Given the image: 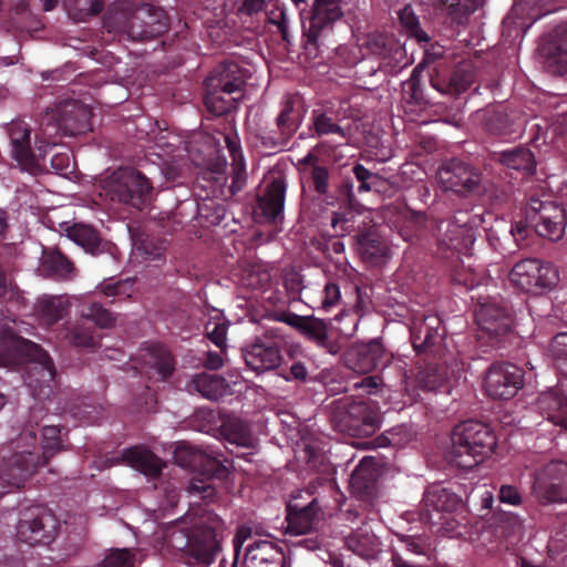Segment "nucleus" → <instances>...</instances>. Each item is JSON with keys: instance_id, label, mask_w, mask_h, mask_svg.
I'll return each mask as SVG.
<instances>
[{"instance_id": "nucleus-1", "label": "nucleus", "mask_w": 567, "mask_h": 567, "mask_svg": "<svg viewBox=\"0 0 567 567\" xmlns=\"http://www.w3.org/2000/svg\"><path fill=\"white\" fill-rule=\"evenodd\" d=\"M0 367L24 368L23 380L32 396L39 402L51 400L54 395L55 368L47 351L39 344L11 331L0 334Z\"/></svg>"}, {"instance_id": "nucleus-2", "label": "nucleus", "mask_w": 567, "mask_h": 567, "mask_svg": "<svg viewBox=\"0 0 567 567\" xmlns=\"http://www.w3.org/2000/svg\"><path fill=\"white\" fill-rule=\"evenodd\" d=\"M37 433L27 429L14 441L17 449L9 456H0V488L21 487L39 466L45 465L56 453L66 449L61 439V429L56 425H44L42 429V453L37 449ZM4 494L0 489V496Z\"/></svg>"}, {"instance_id": "nucleus-3", "label": "nucleus", "mask_w": 567, "mask_h": 567, "mask_svg": "<svg viewBox=\"0 0 567 567\" xmlns=\"http://www.w3.org/2000/svg\"><path fill=\"white\" fill-rule=\"evenodd\" d=\"M209 520V525L200 522L193 527L185 520L168 524L156 536L155 548L167 558L182 554L197 564L210 565L221 549L218 537L221 520L217 516Z\"/></svg>"}, {"instance_id": "nucleus-4", "label": "nucleus", "mask_w": 567, "mask_h": 567, "mask_svg": "<svg viewBox=\"0 0 567 567\" xmlns=\"http://www.w3.org/2000/svg\"><path fill=\"white\" fill-rule=\"evenodd\" d=\"M103 27L121 39L142 42L163 35L169 28V17L164 9L145 3L134 11L109 10Z\"/></svg>"}, {"instance_id": "nucleus-5", "label": "nucleus", "mask_w": 567, "mask_h": 567, "mask_svg": "<svg viewBox=\"0 0 567 567\" xmlns=\"http://www.w3.org/2000/svg\"><path fill=\"white\" fill-rule=\"evenodd\" d=\"M92 112L79 100L59 101L49 109L41 123L40 132L35 135V148L39 157H44L48 148L58 144L56 135L75 136L92 130Z\"/></svg>"}, {"instance_id": "nucleus-6", "label": "nucleus", "mask_w": 567, "mask_h": 567, "mask_svg": "<svg viewBox=\"0 0 567 567\" xmlns=\"http://www.w3.org/2000/svg\"><path fill=\"white\" fill-rule=\"evenodd\" d=\"M451 440V462L464 470L478 465L496 445L492 429L474 420H467L454 426Z\"/></svg>"}, {"instance_id": "nucleus-7", "label": "nucleus", "mask_w": 567, "mask_h": 567, "mask_svg": "<svg viewBox=\"0 0 567 567\" xmlns=\"http://www.w3.org/2000/svg\"><path fill=\"white\" fill-rule=\"evenodd\" d=\"M244 73L236 62L219 64L204 82V105L213 116H223L237 109L244 96Z\"/></svg>"}, {"instance_id": "nucleus-8", "label": "nucleus", "mask_w": 567, "mask_h": 567, "mask_svg": "<svg viewBox=\"0 0 567 567\" xmlns=\"http://www.w3.org/2000/svg\"><path fill=\"white\" fill-rule=\"evenodd\" d=\"M484 223L483 214H470L463 210L457 212L452 220L441 221L437 226L440 231L437 245L442 257L447 258L450 252L467 254L476 240V229Z\"/></svg>"}, {"instance_id": "nucleus-9", "label": "nucleus", "mask_w": 567, "mask_h": 567, "mask_svg": "<svg viewBox=\"0 0 567 567\" xmlns=\"http://www.w3.org/2000/svg\"><path fill=\"white\" fill-rule=\"evenodd\" d=\"M526 218L539 236L550 240L560 239L565 233L566 210L550 194L530 195Z\"/></svg>"}, {"instance_id": "nucleus-10", "label": "nucleus", "mask_w": 567, "mask_h": 567, "mask_svg": "<svg viewBox=\"0 0 567 567\" xmlns=\"http://www.w3.org/2000/svg\"><path fill=\"white\" fill-rule=\"evenodd\" d=\"M109 194L112 200L143 210L153 199V185L142 172L126 167L114 174Z\"/></svg>"}, {"instance_id": "nucleus-11", "label": "nucleus", "mask_w": 567, "mask_h": 567, "mask_svg": "<svg viewBox=\"0 0 567 567\" xmlns=\"http://www.w3.org/2000/svg\"><path fill=\"white\" fill-rule=\"evenodd\" d=\"M60 520L47 506H31L20 514L17 537L30 546L49 545L58 536Z\"/></svg>"}, {"instance_id": "nucleus-12", "label": "nucleus", "mask_w": 567, "mask_h": 567, "mask_svg": "<svg viewBox=\"0 0 567 567\" xmlns=\"http://www.w3.org/2000/svg\"><path fill=\"white\" fill-rule=\"evenodd\" d=\"M532 495L542 505L567 503V462L555 460L535 471Z\"/></svg>"}, {"instance_id": "nucleus-13", "label": "nucleus", "mask_w": 567, "mask_h": 567, "mask_svg": "<svg viewBox=\"0 0 567 567\" xmlns=\"http://www.w3.org/2000/svg\"><path fill=\"white\" fill-rule=\"evenodd\" d=\"M508 278L512 285L518 289L525 292L538 293L556 287L559 281V274L550 262L526 258L513 266Z\"/></svg>"}, {"instance_id": "nucleus-14", "label": "nucleus", "mask_w": 567, "mask_h": 567, "mask_svg": "<svg viewBox=\"0 0 567 567\" xmlns=\"http://www.w3.org/2000/svg\"><path fill=\"white\" fill-rule=\"evenodd\" d=\"M81 316L82 320L68 330L65 338L73 346L95 348L100 343V336L96 334V329L92 323L100 328H110L114 324L115 318L99 302L83 306Z\"/></svg>"}, {"instance_id": "nucleus-15", "label": "nucleus", "mask_w": 567, "mask_h": 567, "mask_svg": "<svg viewBox=\"0 0 567 567\" xmlns=\"http://www.w3.org/2000/svg\"><path fill=\"white\" fill-rule=\"evenodd\" d=\"M256 323V337L250 344V370L257 373L277 369L281 363L280 336L276 328H264Z\"/></svg>"}, {"instance_id": "nucleus-16", "label": "nucleus", "mask_w": 567, "mask_h": 567, "mask_svg": "<svg viewBox=\"0 0 567 567\" xmlns=\"http://www.w3.org/2000/svg\"><path fill=\"white\" fill-rule=\"evenodd\" d=\"M436 179L444 190L468 195L478 192L482 177L480 172L468 164L452 159L437 169Z\"/></svg>"}, {"instance_id": "nucleus-17", "label": "nucleus", "mask_w": 567, "mask_h": 567, "mask_svg": "<svg viewBox=\"0 0 567 567\" xmlns=\"http://www.w3.org/2000/svg\"><path fill=\"white\" fill-rule=\"evenodd\" d=\"M524 384V373L518 367L497 362L493 363L485 374L484 389L493 399H512Z\"/></svg>"}, {"instance_id": "nucleus-18", "label": "nucleus", "mask_w": 567, "mask_h": 567, "mask_svg": "<svg viewBox=\"0 0 567 567\" xmlns=\"http://www.w3.org/2000/svg\"><path fill=\"white\" fill-rule=\"evenodd\" d=\"M357 7V0H315L307 31L308 40L317 43L321 32L330 29L343 16L350 14Z\"/></svg>"}, {"instance_id": "nucleus-19", "label": "nucleus", "mask_w": 567, "mask_h": 567, "mask_svg": "<svg viewBox=\"0 0 567 567\" xmlns=\"http://www.w3.org/2000/svg\"><path fill=\"white\" fill-rule=\"evenodd\" d=\"M344 361L352 371L369 373L374 369L384 368L390 361V354L379 339H373L351 348L346 353Z\"/></svg>"}, {"instance_id": "nucleus-20", "label": "nucleus", "mask_w": 567, "mask_h": 567, "mask_svg": "<svg viewBox=\"0 0 567 567\" xmlns=\"http://www.w3.org/2000/svg\"><path fill=\"white\" fill-rule=\"evenodd\" d=\"M475 320L483 332L491 337H498L506 333L511 326L512 319L507 308L496 299H478L475 309Z\"/></svg>"}, {"instance_id": "nucleus-21", "label": "nucleus", "mask_w": 567, "mask_h": 567, "mask_svg": "<svg viewBox=\"0 0 567 567\" xmlns=\"http://www.w3.org/2000/svg\"><path fill=\"white\" fill-rule=\"evenodd\" d=\"M286 196V184L281 177H274L265 183L262 192L258 195V205L255 210L257 217L267 223L276 224L282 219Z\"/></svg>"}, {"instance_id": "nucleus-22", "label": "nucleus", "mask_w": 567, "mask_h": 567, "mask_svg": "<svg viewBox=\"0 0 567 567\" xmlns=\"http://www.w3.org/2000/svg\"><path fill=\"white\" fill-rule=\"evenodd\" d=\"M486 236L495 250L503 255H511L522 247V243L528 236V228L522 223L497 220Z\"/></svg>"}, {"instance_id": "nucleus-23", "label": "nucleus", "mask_w": 567, "mask_h": 567, "mask_svg": "<svg viewBox=\"0 0 567 567\" xmlns=\"http://www.w3.org/2000/svg\"><path fill=\"white\" fill-rule=\"evenodd\" d=\"M480 118L489 133L507 138L520 136L526 124L525 118L508 114L502 106L486 109L480 113Z\"/></svg>"}, {"instance_id": "nucleus-24", "label": "nucleus", "mask_w": 567, "mask_h": 567, "mask_svg": "<svg viewBox=\"0 0 567 567\" xmlns=\"http://www.w3.org/2000/svg\"><path fill=\"white\" fill-rule=\"evenodd\" d=\"M176 369L172 352L161 343L151 344L144 354V372L155 382L167 381Z\"/></svg>"}, {"instance_id": "nucleus-25", "label": "nucleus", "mask_w": 567, "mask_h": 567, "mask_svg": "<svg viewBox=\"0 0 567 567\" xmlns=\"http://www.w3.org/2000/svg\"><path fill=\"white\" fill-rule=\"evenodd\" d=\"M370 51L382 58V66L389 73L396 74L408 66L409 61H404L405 50L401 43L388 35L378 34L369 39Z\"/></svg>"}, {"instance_id": "nucleus-26", "label": "nucleus", "mask_w": 567, "mask_h": 567, "mask_svg": "<svg viewBox=\"0 0 567 567\" xmlns=\"http://www.w3.org/2000/svg\"><path fill=\"white\" fill-rule=\"evenodd\" d=\"M302 493L299 492L287 504V529L295 535H302L311 530L318 513L316 498H311L307 503L299 502L302 498Z\"/></svg>"}, {"instance_id": "nucleus-27", "label": "nucleus", "mask_w": 567, "mask_h": 567, "mask_svg": "<svg viewBox=\"0 0 567 567\" xmlns=\"http://www.w3.org/2000/svg\"><path fill=\"white\" fill-rule=\"evenodd\" d=\"M441 321L436 316L416 317L411 326V340L416 352H425L442 339Z\"/></svg>"}, {"instance_id": "nucleus-28", "label": "nucleus", "mask_w": 567, "mask_h": 567, "mask_svg": "<svg viewBox=\"0 0 567 567\" xmlns=\"http://www.w3.org/2000/svg\"><path fill=\"white\" fill-rule=\"evenodd\" d=\"M461 506L460 497L441 485L430 486L423 496L424 516L435 520V514L451 513Z\"/></svg>"}, {"instance_id": "nucleus-29", "label": "nucleus", "mask_w": 567, "mask_h": 567, "mask_svg": "<svg viewBox=\"0 0 567 567\" xmlns=\"http://www.w3.org/2000/svg\"><path fill=\"white\" fill-rule=\"evenodd\" d=\"M538 403L551 423L567 429V384H560L543 393Z\"/></svg>"}, {"instance_id": "nucleus-30", "label": "nucleus", "mask_w": 567, "mask_h": 567, "mask_svg": "<svg viewBox=\"0 0 567 567\" xmlns=\"http://www.w3.org/2000/svg\"><path fill=\"white\" fill-rule=\"evenodd\" d=\"M124 461L144 475L156 478L162 474L165 463L151 450L133 446L123 451Z\"/></svg>"}, {"instance_id": "nucleus-31", "label": "nucleus", "mask_w": 567, "mask_h": 567, "mask_svg": "<svg viewBox=\"0 0 567 567\" xmlns=\"http://www.w3.org/2000/svg\"><path fill=\"white\" fill-rule=\"evenodd\" d=\"M349 427L358 435L368 436L379 427V415L363 402H353L348 408Z\"/></svg>"}, {"instance_id": "nucleus-32", "label": "nucleus", "mask_w": 567, "mask_h": 567, "mask_svg": "<svg viewBox=\"0 0 567 567\" xmlns=\"http://www.w3.org/2000/svg\"><path fill=\"white\" fill-rule=\"evenodd\" d=\"M423 71V63H419L412 71L411 76L402 83V101L405 112L414 113L429 104L420 82Z\"/></svg>"}, {"instance_id": "nucleus-33", "label": "nucleus", "mask_w": 567, "mask_h": 567, "mask_svg": "<svg viewBox=\"0 0 567 567\" xmlns=\"http://www.w3.org/2000/svg\"><path fill=\"white\" fill-rule=\"evenodd\" d=\"M375 464L373 457L365 456L354 467L349 478V486L353 494L362 496L373 488L378 476Z\"/></svg>"}, {"instance_id": "nucleus-34", "label": "nucleus", "mask_w": 567, "mask_h": 567, "mask_svg": "<svg viewBox=\"0 0 567 567\" xmlns=\"http://www.w3.org/2000/svg\"><path fill=\"white\" fill-rule=\"evenodd\" d=\"M40 269L43 275L55 280H70L75 275L72 261L58 249L44 252Z\"/></svg>"}, {"instance_id": "nucleus-35", "label": "nucleus", "mask_w": 567, "mask_h": 567, "mask_svg": "<svg viewBox=\"0 0 567 567\" xmlns=\"http://www.w3.org/2000/svg\"><path fill=\"white\" fill-rule=\"evenodd\" d=\"M227 388L223 377L206 372L195 374L188 384L189 391H195L210 401L223 398L227 393Z\"/></svg>"}, {"instance_id": "nucleus-36", "label": "nucleus", "mask_w": 567, "mask_h": 567, "mask_svg": "<svg viewBox=\"0 0 567 567\" xmlns=\"http://www.w3.org/2000/svg\"><path fill=\"white\" fill-rule=\"evenodd\" d=\"M300 333L332 355L341 351V344L329 338L328 326L322 319L308 317L301 327Z\"/></svg>"}, {"instance_id": "nucleus-37", "label": "nucleus", "mask_w": 567, "mask_h": 567, "mask_svg": "<svg viewBox=\"0 0 567 567\" xmlns=\"http://www.w3.org/2000/svg\"><path fill=\"white\" fill-rule=\"evenodd\" d=\"M66 236L91 255L103 252L107 246V243L92 226L84 224H74L68 227Z\"/></svg>"}, {"instance_id": "nucleus-38", "label": "nucleus", "mask_w": 567, "mask_h": 567, "mask_svg": "<svg viewBox=\"0 0 567 567\" xmlns=\"http://www.w3.org/2000/svg\"><path fill=\"white\" fill-rule=\"evenodd\" d=\"M30 135L31 130L24 122H13L9 127V138L12 145V154L19 163H29L34 157L30 143Z\"/></svg>"}, {"instance_id": "nucleus-39", "label": "nucleus", "mask_w": 567, "mask_h": 567, "mask_svg": "<svg viewBox=\"0 0 567 567\" xmlns=\"http://www.w3.org/2000/svg\"><path fill=\"white\" fill-rule=\"evenodd\" d=\"M379 539L369 527H362L346 538V546L363 559H372L379 550Z\"/></svg>"}, {"instance_id": "nucleus-40", "label": "nucleus", "mask_w": 567, "mask_h": 567, "mask_svg": "<svg viewBox=\"0 0 567 567\" xmlns=\"http://www.w3.org/2000/svg\"><path fill=\"white\" fill-rule=\"evenodd\" d=\"M474 81V75L467 66H458L449 81L431 79V85L443 95H460L465 92Z\"/></svg>"}, {"instance_id": "nucleus-41", "label": "nucleus", "mask_w": 567, "mask_h": 567, "mask_svg": "<svg viewBox=\"0 0 567 567\" xmlns=\"http://www.w3.org/2000/svg\"><path fill=\"white\" fill-rule=\"evenodd\" d=\"M69 303L62 296H44L37 303V312L44 324L51 326L63 319Z\"/></svg>"}, {"instance_id": "nucleus-42", "label": "nucleus", "mask_w": 567, "mask_h": 567, "mask_svg": "<svg viewBox=\"0 0 567 567\" xmlns=\"http://www.w3.org/2000/svg\"><path fill=\"white\" fill-rule=\"evenodd\" d=\"M498 161L507 168L523 171L526 174H532L536 165L533 153L523 146L501 152L498 154Z\"/></svg>"}, {"instance_id": "nucleus-43", "label": "nucleus", "mask_w": 567, "mask_h": 567, "mask_svg": "<svg viewBox=\"0 0 567 567\" xmlns=\"http://www.w3.org/2000/svg\"><path fill=\"white\" fill-rule=\"evenodd\" d=\"M134 247L144 259L159 260L165 256L167 241L159 236L143 233L134 239Z\"/></svg>"}, {"instance_id": "nucleus-44", "label": "nucleus", "mask_w": 567, "mask_h": 567, "mask_svg": "<svg viewBox=\"0 0 567 567\" xmlns=\"http://www.w3.org/2000/svg\"><path fill=\"white\" fill-rule=\"evenodd\" d=\"M416 385L423 391H447L446 375L442 368L429 365L419 371L415 377Z\"/></svg>"}, {"instance_id": "nucleus-45", "label": "nucleus", "mask_w": 567, "mask_h": 567, "mask_svg": "<svg viewBox=\"0 0 567 567\" xmlns=\"http://www.w3.org/2000/svg\"><path fill=\"white\" fill-rule=\"evenodd\" d=\"M69 16L76 21H87L102 12L103 0H64Z\"/></svg>"}, {"instance_id": "nucleus-46", "label": "nucleus", "mask_w": 567, "mask_h": 567, "mask_svg": "<svg viewBox=\"0 0 567 567\" xmlns=\"http://www.w3.org/2000/svg\"><path fill=\"white\" fill-rule=\"evenodd\" d=\"M311 122L313 127L312 137H321L323 135H338L341 138H346V131L334 123L326 112L313 110L311 113Z\"/></svg>"}, {"instance_id": "nucleus-47", "label": "nucleus", "mask_w": 567, "mask_h": 567, "mask_svg": "<svg viewBox=\"0 0 567 567\" xmlns=\"http://www.w3.org/2000/svg\"><path fill=\"white\" fill-rule=\"evenodd\" d=\"M227 328L228 321L223 318L220 311H216V315L205 323V336L217 348L224 350L226 348Z\"/></svg>"}, {"instance_id": "nucleus-48", "label": "nucleus", "mask_w": 567, "mask_h": 567, "mask_svg": "<svg viewBox=\"0 0 567 567\" xmlns=\"http://www.w3.org/2000/svg\"><path fill=\"white\" fill-rule=\"evenodd\" d=\"M226 441L237 447H248V424L239 419H229L223 425Z\"/></svg>"}, {"instance_id": "nucleus-49", "label": "nucleus", "mask_w": 567, "mask_h": 567, "mask_svg": "<svg viewBox=\"0 0 567 567\" xmlns=\"http://www.w3.org/2000/svg\"><path fill=\"white\" fill-rule=\"evenodd\" d=\"M281 559L280 554L267 539H254L250 536V564Z\"/></svg>"}, {"instance_id": "nucleus-50", "label": "nucleus", "mask_w": 567, "mask_h": 567, "mask_svg": "<svg viewBox=\"0 0 567 567\" xmlns=\"http://www.w3.org/2000/svg\"><path fill=\"white\" fill-rule=\"evenodd\" d=\"M358 249L365 259H374L383 256L385 246L382 240L373 233H362L358 235Z\"/></svg>"}, {"instance_id": "nucleus-51", "label": "nucleus", "mask_w": 567, "mask_h": 567, "mask_svg": "<svg viewBox=\"0 0 567 567\" xmlns=\"http://www.w3.org/2000/svg\"><path fill=\"white\" fill-rule=\"evenodd\" d=\"M549 351L557 369L567 375V332L558 333L553 338Z\"/></svg>"}, {"instance_id": "nucleus-52", "label": "nucleus", "mask_w": 567, "mask_h": 567, "mask_svg": "<svg viewBox=\"0 0 567 567\" xmlns=\"http://www.w3.org/2000/svg\"><path fill=\"white\" fill-rule=\"evenodd\" d=\"M248 538V526L241 525L233 539L234 560L231 567H248V547L243 548L244 543Z\"/></svg>"}, {"instance_id": "nucleus-53", "label": "nucleus", "mask_w": 567, "mask_h": 567, "mask_svg": "<svg viewBox=\"0 0 567 567\" xmlns=\"http://www.w3.org/2000/svg\"><path fill=\"white\" fill-rule=\"evenodd\" d=\"M399 18L401 23L409 30L412 37L416 39L417 42H429L430 37L420 29L419 19L414 14L411 7L405 6L399 12Z\"/></svg>"}, {"instance_id": "nucleus-54", "label": "nucleus", "mask_w": 567, "mask_h": 567, "mask_svg": "<svg viewBox=\"0 0 567 567\" xmlns=\"http://www.w3.org/2000/svg\"><path fill=\"white\" fill-rule=\"evenodd\" d=\"M135 555L131 549H113L101 561L99 567H134Z\"/></svg>"}, {"instance_id": "nucleus-55", "label": "nucleus", "mask_w": 567, "mask_h": 567, "mask_svg": "<svg viewBox=\"0 0 567 567\" xmlns=\"http://www.w3.org/2000/svg\"><path fill=\"white\" fill-rule=\"evenodd\" d=\"M134 280L128 278L125 280H117V281H103L100 285V289L103 292V295L107 297H120V298H126L131 296V292L133 290Z\"/></svg>"}, {"instance_id": "nucleus-56", "label": "nucleus", "mask_w": 567, "mask_h": 567, "mask_svg": "<svg viewBox=\"0 0 567 567\" xmlns=\"http://www.w3.org/2000/svg\"><path fill=\"white\" fill-rule=\"evenodd\" d=\"M31 16L28 0H12L9 8V19L14 28H27L25 21Z\"/></svg>"}, {"instance_id": "nucleus-57", "label": "nucleus", "mask_w": 567, "mask_h": 567, "mask_svg": "<svg viewBox=\"0 0 567 567\" xmlns=\"http://www.w3.org/2000/svg\"><path fill=\"white\" fill-rule=\"evenodd\" d=\"M498 499L501 503L511 506H519L523 503V496L518 488L511 484H503L499 487Z\"/></svg>"}, {"instance_id": "nucleus-58", "label": "nucleus", "mask_w": 567, "mask_h": 567, "mask_svg": "<svg viewBox=\"0 0 567 567\" xmlns=\"http://www.w3.org/2000/svg\"><path fill=\"white\" fill-rule=\"evenodd\" d=\"M188 491L194 495L200 496L207 502H213L216 496L215 487L203 480L194 478L189 484Z\"/></svg>"}, {"instance_id": "nucleus-59", "label": "nucleus", "mask_w": 567, "mask_h": 567, "mask_svg": "<svg viewBox=\"0 0 567 567\" xmlns=\"http://www.w3.org/2000/svg\"><path fill=\"white\" fill-rule=\"evenodd\" d=\"M355 389H361L367 394H378L382 391L383 382L379 375H369L353 383Z\"/></svg>"}, {"instance_id": "nucleus-60", "label": "nucleus", "mask_w": 567, "mask_h": 567, "mask_svg": "<svg viewBox=\"0 0 567 567\" xmlns=\"http://www.w3.org/2000/svg\"><path fill=\"white\" fill-rule=\"evenodd\" d=\"M329 172L326 167L316 165L311 169V181L315 190L319 194H326L328 190Z\"/></svg>"}, {"instance_id": "nucleus-61", "label": "nucleus", "mask_w": 567, "mask_h": 567, "mask_svg": "<svg viewBox=\"0 0 567 567\" xmlns=\"http://www.w3.org/2000/svg\"><path fill=\"white\" fill-rule=\"evenodd\" d=\"M340 297H341V293H340L339 286L333 282L327 284L323 289V297H322V301H321L322 309H324L326 311H329L332 307H334L339 302Z\"/></svg>"}, {"instance_id": "nucleus-62", "label": "nucleus", "mask_w": 567, "mask_h": 567, "mask_svg": "<svg viewBox=\"0 0 567 567\" xmlns=\"http://www.w3.org/2000/svg\"><path fill=\"white\" fill-rule=\"evenodd\" d=\"M50 164L51 168L60 175H68L73 172L68 153L54 154L50 161Z\"/></svg>"}, {"instance_id": "nucleus-63", "label": "nucleus", "mask_w": 567, "mask_h": 567, "mask_svg": "<svg viewBox=\"0 0 567 567\" xmlns=\"http://www.w3.org/2000/svg\"><path fill=\"white\" fill-rule=\"evenodd\" d=\"M274 319L279 322H285L288 326L297 329L299 332L301 330V327L305 324L308 317L299 316L292 312H275L272 315Z\"/></svg>"}, {"instance_id": "nucleus-64", "label": "nucleus", "mask_w": 567, "mask_h": 567, "mask_svg": "<svg viewBox=\"0 0 567 567\" xmlns=\"http://www.w3.org/2000/svg\"><path fill=\"white\" fill-rule=\"evenodd\" d=\"M293 111V102L290 99H287L284 102L282 110L280 111L279 115L277 116V125L282 131L292 130V123H291V113Z\"/></svg>"}]
</instances>
